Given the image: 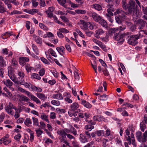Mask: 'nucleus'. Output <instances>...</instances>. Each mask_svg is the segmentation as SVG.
I'll list each match as a JSON object with an SVG mask.
<instances>
[{
  "mask_svg": "<svg viewBox=\"0 0 147 147\" xmlns=\"http://www.w3.org/2000/svg\"><path fill=\"white\" fill-rule=\"evenodd\" d=\"M130 6L128 8V12L130 13L133 14L134 20L136 22V20L140 17L141 15V12L139 10H136L135 9V2L133 0H131L129 1Z\"/></svg>",
  "mask_w": 147,
  "mask_h": 147,
  "instance_id": "obj_1",
  "label": "nucleus"
},
{
  "mask_svg": "<svg viewBox=\"0 0 147 147\" xmlns=\"http://www.w3.org/2000/svg\"><path fill=\"white\" fill-rule=\"evenodd\" d=\"M117 14L118 15L115 17L116 22L118 24L121 23V21H124L126 19V13L121 9H117L115 12L114 13V15H116Z\"/></svg>",
  "mask_w": 147,
  "mask_h": 147,
  "instance_id": "obj_2",
  "label": "nucleus"
},
{
  "mask_svg": "<svg viewBox=\"0 0 147 147\" xmlns=\"http://www.w3.org/2000/svg\"><path fill=\"white\" fill-rule=\"evenodd\" d=\"M136 136L137 140L142 143L146 142L147 141V130H146L143 134L140 131L136 133Z\"/></svg>",
  "mask_w": 147,
  "mask_h": 147,
  "instance_id": "obj_3",
  "label": "nucleus"
},
{
  "mask_svg": "<svg viewBox=\"0 0 147 147\" xmlns=\"http://www.w3.org/2000/svg\"><path fill=\"white\" fill-rule=\"evenodd\" d=\"M130 34L129 32H126L123 34H118L115 35L114 37V39L117 41V44L119 45L122 44L124 41L123 38L125 36L128 35Z\"/></svg>",
  "mask_w": 147,
  "mask_h": 147,
  "instance_id": "obj_4",
  "label": "nucleus"
},
{
  "mask_svg": "<svg viewBox=\"0 0 147 147\" xmlns=\"http://www.w3.org/2000/svg\"><path fill=\"white\" fill-rule=\"evenodd\" d=\"M129 35H128V37L127 38L128 44L135 46L138 44L137 40L139 38V36L138 35L130 36Z\"/></svg>",
  "mask_w": 147,
  "mask_h": 147,
  "instance_id": "obj_5",
  "label": "nucleus"
},
{
  "mask_svg": "<svg viewBox=\"0 0 147 147\" xmlns=\"http://www.w3.org/2000/svg\"><path fill=\"white\" fill-rule=\"evenodd\" d=\"M24 93L28 96L30 97L31 100L35 102L36 104L38 105L41 104V102L38 98L32 95L30 92L25 90Z\"/></svg>",
  "mask_w": 147,
  "mask_h": 147,
  "instance_id": "obj_6",
  "label": "nucleus"
},
{
  "mask_svg": "<svg viewBox=\"0 0 147 147\" xmlns=\"http://www.w3.org/2000/svg\"><path fill=\"white\" fill-rule=\"evenodd\" d=\"M13 109L15 110H17V108L13 104L10 103L5 108V111L8 114L13 115L14 114V112L13 111Z\"/></svg>",
  "mask_w": 147,
  "mask_h": 147,
  "instance_id": "obj_7",
  "label": "nucleus"
},
{
  "mask_svg": "<svg viewBox=\"0 0 147 147\" xmlns=\"http://www.w3.org/2000/svg\"><path fill=\"white\" fill-rule=\"evenodd\" d=\"M8 68V75L10 79L15 84H19V81L16 75Z\"/></svg>",
  "mask_w": 147,
  "mask_h": 147,
  "instance_id": "obj_8",
  "label": "nucleus"
},
{
  "mask_svg": "<svg viewBox=\"0 0 147 147\" xmlns=\"http://www.w3.org/2000/svg\"><path fill=\"white\" fill-rule=\"evenodd\" d=\"M78 24L80 26V27L82 30H87L88 28V24H89V22H85L83 20H80V23H78Z\"/></svg>",
  "mask_w": 147,
  "mask_h": 147,
  "instance_id": "obj_9",
  "label": "nucleus"
},
{
  "mask_svg": "<svg viewBox=\"0 0 147 147\" xmlns=\"http://www.w3.org/2000/svg\"><path fill=\"white\" fill-rule=\"evenodd\" d=\"M105 32L101 28L98 29L95 31L94 36L96 38L99 39L100 36L104 35L105 34Z\"/></svg>",
  "mask_w": 147,
  "mask_h": 147,
  "instance_id": "obj_10",
  "label": "nucleus"
},
{
  "mask_svg": "<svg viewBox=\"0 0 147 147\" xmlns=\"http://www.w3.org/2000/svg\"><path fill=\"white\" fill-rule=\"evenodd\" d=\"M29 61V59L28 57H21L19 58V61L20 65L24 66L26 64V63Z\"/></svg>",
  "mask_w": 147,
  "mask_h": 147,
  "instance_id": "obj_11",
  "label": "nucleus"
},
{
  "mask_svg": "<svg viewBox=\"0 0 147 147\" xmlns=\"http://www.w3.org/2000/svg\"><path fill=\"white\" fill-rule=\"evenodd\" d=\"M45 54L47 58H50L49 54L55 57L57 56L55 52L52 49H49L47 51L45 52Z\"/></svg>",
  "mask_w": 147,
  "mask_h": 147,
  "instance_id": "obj_12",
  "label": "nucleus"
},
{
  "mask_svg": "<svg viewBox=\"0 0 147 147\" xmlns=\"http://www.w3.org/2000/svg\"><path fill=\"white\" fill-rule=\"evenodd\" d=\"M135 23L139 27V28L140 29L143 28L144 26L145 23L142 20H138L136 22L134 21Z\"/></svg>",
  "mask_w": 147,
  "mask_h": 147,
  "instance_id": "obj_13",
  "label": "nucleus"
},
{
  "mask_svg": "<svg viewBox=\"0 0 147 147\" xmlns=\"http://www.w3.org/2000/svg\"><path fill=\"white\" fill-rule=\"evenodd\" d=\"M32 36L34 41L37 44H42V42L41 38L39 36H36L35 34H33Z\"/></svg>",
  "mask_w": 147,
  "mask_h": 147,
  "instance_id": "obj_14",
  "label": "nucleus"
},
{
  "mask_svg": "<svg viewBox=\"0 0 147 147\" xmlns=\"http://www.w3.org/2000/svg\"><path fill=\"white\" fill-rule=\"evenodd\" d=\"M57 133L58 135L63 138H65L67 135L64 129H58L57 131Z\"/></svg>",
  "mask_w": 147,
  "mask_h": 147,
  "instance_id": "obj_15",
  "label": "nucleus"
},
{
  "mask_svg": "<svg viewBox=\"0 0 147 147\" xmlns=\"http://www.w3.org/2000/svg\"><path fill=\"white\" fill-rule=\"evenodd\" d=\"M79 107V104L76 102L73 103L70 106V110L73 111H74L77 110Z\"/></svg>",
  "mask_w": 147,
  "mask_h": 147,
  "instance_id": "obj_16",
  "label": "nucleus"
},
{
  "mask_svg": "<svg viewBox=\"0 0 147 147\" xmlns=\"http://www.w3.org/2000/svg\"><path fill=\"white\" fill-rule=\"evenodd\" d=\"M92 16L94 20L97 22H98L101 18L100 16L95 12L92 13Z\"/></svg>",
  "mask_w": 147,
  "mask_h": 147,
  "instance_id": "obj_17",
  "label": "nucleus"
},
{
  "mask_svg": "<svg viewBox=\"0 0 147 147\" xmlns=\"http://www.w3.org/2000/svg\"><path fill=\"white\" fill-rule=\"evenodd\" d=\"M125 28L126 26L125 25H122L118 27L115 28L114 29V31L115 32H118L119 33L121 32V31H123Z\"/></svg>",
  "mask_w": 147,
  "mask_h": 147,
  "instance_id": "obj_18",
  "label": "nucleus"
},
{
  "mask_svg": "<svg viewBox=\"0 0 147 147\" xmlns=\"http://www.w3.org/2000/svg\"><path fill=\"white\" fill-rule=\"evenodd\" d=\"M52 97L54 99H57L59 100H62L63 99V96L62 94L60 93L53 94Z\"/></svg>",
  "mask_w": 147,
  "mask_h": 147,
  "instance_id": "obj_19",
  "label": "nucleus"
},
{
  "mask_svg": "<svg viewBox=\"0 0 147 147\" xmlns=\"http://www.w3.org/2000/svg\"><path fill=\"white\" fill-rule=\"evenodd\" d=\"M40 118L43 121H46L48 123L50 122L49 121L48 119V115H46V114L44 113H41Z\"/></svg>",
  "mask_w": 147,
  "mask_h": 147,
  "instance_id": "obj_20",
  "label": "nucleus"
},
{
  "mask_svg": "<svg viewBox=\"0 0 147 147\" xmlns=\"http://www.w3.org/2000/svg\"><path fill=\"white\" fill-rule=\"evenodd\" d=\"M79 139L80 142L82 143H85L88 142L87 138L84 134H81L80 135Z\"/></svg>",
  "mask_w": 147,
  "mask_h": 147,
  "instance_id": "obj_21",
  "label": "nucleus"
},
{
  "mask_svg": "<svg viewBox=\"0 0 147 147\" xmlns=\"http://www.w3.org/2000/svg\"><path fill=\"white\" fill-rule=\"evenodd\" d=\"M19 101L21 103L22 101L28 102L30 100L28 98L24 95L19 96Z\"/></svg>",
  "mask_w": 147,
  "mask_h": 147,
  "instance_id": "obj_22",
  "label": "nucleus"
},
{
  "mask_svg": "<svg viewBox=\"0 0 147 147\" xmlns=\"http://www.w3.org/2000/svg\"><path fill=\"white\" fill-rule=\"evenodd\" d=\"M63 94L65 96H67V97H66L65 98V101L69 103H71L72 102V100L70 99L69 98L70 97V95L69 93L65 92Z\"/></svg>",
  "mask_w": 147,
  "mask_h": 147,
  "instance_id": "obj_23",
  "label": "nucleus"
},
{
  "mask_svg": "<svg viewBox=\"0 0 147 147\" xmlns=\"http://www.w3.org/2000/svg\"><path fill=\"white\" fill-rule=\"evenodd\" d=\"M30 87L33 91L38 92H41L42 91V90L41 88L36 87L34 85H31Z\"/></svg>",
  "mask_w": 147,
  "mask_h": 147,
  "instance_id": "obj_24",
  "label": "nucleus"
},
{
  "mask_svg": "<svg viewBox=\"0 0 147 147\" xmlns=\"http://www.w3.org/2000/svg\"><path fill=\"white\" fill-rule=\"evenodd\" d=\"M82 103L85 107L87 108H90L92 107L91 104L85 100H82Z\"/></svg>",
  "mask_w": 147,
  "mask_h": 147,
  "instance_id": "obj_25",
  "label": "nucleus"
},
{
  "mask_svg": "<svg viewBox=\"0 0 147 147\" xmlns=\"http://www.w3.org/2000/svg\"><path fill=\"white\" fill-rule=\"evenodd\" d=\"M122 4L123 8L125 9H128L129 7L130 6L129 3V4L128 5L125 0L122 1Z\"/></svg>",
  "mask_w": 147,
  "mask_h": 147,
  "instance_id": "obj_26",
  "label": "nucleus"
},
{
  "mask_svg": "<svg viewBox=\"0 0 147 147\" xmlns=\"http://www.w3.org/2000/svg\"><path fill=\"white\" fill-rule=\"evenodd\" d=\"M3 83L4 84L8 87L10 86H12L13 85V82L9 79L7 80L6 81H3Z\"/></svg>",
  "mask_w": 147,
  "mask_h": 147,
  "instance_id": "obj_27",
  "label": "nucleus"
},
{
  "mask_svg": "<svg viewBox=\"0 0 147 147\" xmlns=\"http://www.w3.org/2000/svg\"><path fill=\"white\" fill-rule=\"evenodd\" d=\"M36 95L38 98L41 100H44L47 98V97L43 94L37 93Z\"/></svg>",
  "mask_w": 147,
  "mask_h": 147,
  "instance_id": "obj_28",
  "label": "nucleus"
},
{
  "mask_svg": "<svg viewBox=\"0 0 147 147\" xmlns=\"http://www.w3.org/2000/svg\"><path fill=\"white\" fill-rule=\"evenodd\" d=\"M12 35V34L10 32H7L2 34L1 35V37L3 39H5Z\"/></svg>",
  "mask_w": 147,
  "mask_h": 147,
  "instance_id": "obj_29",
  "label": "nucleus"
},
{
  "mask_svg": "<svg viewBox=\"0 0 147 147\" xmlns=\"http://www.w3.org/2000/svg\"><path fill=\"white\" fill-rule=\"evenodd\" d=\"M25 125L28 127H29L30 125L32 124V122L31 119L30 118L27 117L25 120L24 121Z\"/></svg>",
  "mask_w": 147,
  "mask_h": 147,
  "instance_id": "obj_30",
  "label": "nucleus"
},
{
  "mask_svg": "<svg viewBox=\"0 0 147 147\" xmlns=\"http://www.w3.org/2000/svg\"><path fill=\"white\" fill-rule=\"evenodd\" d=\"M32 46L33 51L36 55H38L39 54V51L36 45L34 44H32Z\"/></svg>",
  "mask_w": 147,
  "mask_h": 147,
  "instance_id": "obj_31",
  "label": "nucleus"
},
{
  "mask_svg": "<svg viewBox=\"0 0 147 147\" xmlns=\"http://www.w3.org/2000/svg\"><path fill=\"white\" fill-rule=\"evenodd\" d=\"M93 119L94 121H100L103 120L104 118L101 116H95L93 117Z\"/></svg>",
  "mask_w": 147,
  "mask_h": 147,
  "instance_id": "obj_32",
  "label": "nucleus"
},
{
  "mask_svg": "<svg viewBox=\"0 0 147 147\" xmlns=\"http://www.w3.org/2000/svg\"><path fill=\"white\" fill-rule=\"evenodd\" d=\"M103 27H107V23L102 18L98 22Z\"/></svg>",
  "mask_w": 147,
  "mask_h": 147,
  "instance_id": "obj_33",
  "label": "nucleus"
},
{
  "mask_svg": "<svg viewBox=\"0 0 147 147\" xmlns=\"http://www.w3.org/2000/svg\"><path fill=\"white\" fill-rule=\"evenodd\" d=\"M6 8L4 7V4L2 2H0V12L3 13L6 11Z\"/></svg>",
  "mask_w": 147,
  "mask_h": 147,
  "instance_id": "obj_34",
  "label": "nucleus"
},
{
  "mask_svg": "<svg viewBox=\"0 0 147 147\" xmlns=\"http://www.w3.org/2000/svg\"><path fill=\"white\" fill-rule=\"evenodd\" d=\"M29 131V133L30 135V141L31 142H32L34 140V136L33 132L31 131L30 129H28Z\"/></svg>",
  "mask_w": 147,
  "mask_h": 147,
  "instance_id": "obj_35",
  "label": "nucleus"
},
{
  "mask_svg": "<svg viewBox=\"0 0 147 147\" xmlns=\"http://www.w3.org/2000/svg\"><path fill=\"white\" fill-rule=\"evenodd\" d=\"M56 50L61 55H62L64 53L65 48L63 47H57Z\"/></svg>",
  "mask_w": 147,
  "mask_h": 147,
  "instance_id": "obj_36",
  "label": "nucleus"
},
{
  "mask_svg": "<svg viewBox=\"0 0 147 147\" xmlns=\"http://www.w3.org/2000/svg\"><path fill=\"white\" fill-rule=\"evenodd\" d=\"M26 12L29 14L33 15L35 13L38 12V11L37 9H32L28 10Z\"/></svg>",
  "mask_w": 147,
  "mask_h": 147,
  "instance_id": "obj_37",
  "label": "nucleus"
},
{
  "mask_svg": "<svg viewBox=\"0 0 147 147\" xmlns=\"http://www.w3.org/2000/svg\"><path fill=\"white\" fill-rule=\"evenodd\" d=\"M32 119L33 125L36 126H38L39 125L38 119L34 117H32Z\"/></svg>",
  "mask_w": 147,
  "mask_h": 147,
  "instance_id": "obj_38",
  "label": "nucleus"
},
{
  "mask_svg": "<svg viewBox=\"0 0 147 147\" xmlns=\"http://www.w3.org/2000/svg\"><path fill=\"white\" fill-rule=\"evenodd\" d=\"M39 26L41 29L45 31H47L49 30V28L47 27L42 23L39 24Z\"/></svg>",
  "mask_w": 147,
  "mask_h": 147,
  "instance_id": "obj_39",
  "label": "nucleus"
},
{
  "mask_svg": "<svg viewBox=\"0 0 147 147\" xmlns=\"http://www.w3.org/2000/svg\"><path fill=\"white\" fill-rule=\"evenodd\" d=\"M27 72H29L31 70H33V67L30 66L29 64H27L25 66Z\"/></svg>",
  "mask_w": 147,
  "mask_h": 147,
  "instance_id": "obj_40",
  "label": "nucleus"
},
{
  "mask_svg": "<svg viewBox=\"0 0 147 147\" xmlns=\"http://www.w3.org/2000/svg\"><path fill=\"white\" fill-rule=\"evenodd\" d=\"M51 103L53 105L58 106L60 105V102L59 100H52L51 101Z\"/></svg>",
  "mask_w": 147,
  "mask_h": 147,
  "instance_id": "obj_41",
  "label": "nucleus"
},
{
  "mask_svg": "<svg viewBox=\"0 0 147 147\" xmlns=\"http://www.w3.org/2000/svg\"><path fill=\"white\" fill-rule=\"evenodd\" d=\"M24 109V111L26 113H29L30 111V108H25L24 106H22L21 107H20V109L19 110V112H20L21 111Z\"/></svg>",
  "mask_w": 147,
  "mask_h": 147,
  "instance_id": "obj_42",
  "label": "nucleus"
},
{
  "mask_svg": "<svg viewBox=\"0 0 147 147\" xmlns=\"http://www.w3.org/2000/svg\"><path fill=\"white\" fill-rule=\"evenodd\" d=\"M31 78H32L36 79L38 80H40L41 78L38 74L35 73H32L31 74Z\"/></svg>",
  "mask_w": 147,
  "mask_h": 147,
  "instance_id": "obj_43",
  "label": "nucleus"
},
{
  "mask_svg": "<svg viewBox=\"0 0 147 147\" xmlns=\"http://www.w3.org/2000/svg\"><path fill=\"white\" fill-rule=\"evenodd\" d=\"M93 7L98 11H100L102 9L101 6L98 4H95L93 5Z\"/></svg>",
  "mask_w": 147,
  "mask_h": 147,
  "instance_id": "obj_44",
  "label": "nucleus"
},
{
  "mask_svg": "<svg viewBox=\"0 0 147 147\" xmlns=\"http://www.w3.org/2000/svg\"><path fill=\"white\" fill-rule=\"evenodd\" d=\"M59 4L65 8H66V6L65 5L66 3V0H57Z\"/></svg>",
  "mask_w": 147,
  "mask_h": 147,
  "instance_id": "obj_45",
  "label": "nucleus"
},
{
  "mask_svg": "<svg viewBox=\"0 0 147 147\" xmlns=\"http://www.w3.org/2000/svg\"><path fill=\"white\" fill-rule=\"evenodd\" d=\"M75 31L82 38H84L85 36L82 32L78 28H76L75 29Z\"/></svg>",
  "mask_w": 147,
  "mask_h": 147,
  "instance_id": "obj_46",
  "label": "nucleus"
},
{
  "mask_svg": "<svg viewBox=\"0 0 147 147\" xmlns=\"http://www.w3.org/2000/svg\"><path fill=\"white\" fill-rule=\"evenodd\" d=\"M69 126L71 132L74 135H76L77 134V131L75 128L71 125H69Z\"/></svg>",
  "mask_w": 147,
  "mask_h": 147,
  "instance_id": "obj_47",
  "label": "nucleus"
},
{
  "mask_svg": "<svg viewBox=\"0 0 147 147\" xmlns=\"http://www.w3.org/2000/svg\"><path fill=\"white\" fill-rule=\"evenodd\" d=\"M98 45L105 51L107 52V49L106 48V46L101 42Z\"/></svg>",
  "mask_w": 147,
  "mask_h": 147,
  "instance_id": "obj_48",
  "label": "nucleus"
},
{
  "mask_svg": "<svg viewBox=\"0 0 147 147\" xmlns=\"http://www.w3.org/2000/svg\"><path fill=\"white\" fill-rule=\"evenodd\" d=\"M36 132L37 136L38 137H41V135L43 133V131L40 129L36 130Z\"/></svg>",
  "mask_w": 147,
  "mask_h": 147,
  "instance_id": "obj_49",
  "label": "nucleus"
},
{
  "mask_svg": "<svg viewBox=\"0 0 147 147\" xmlns=\"http://www.w3.org/2000/svg\"><path fill=\"white\" fill-rule=\"evenodd\" d=\"M140 128L141 130L142 131H144L146 128V126L145 124L143 122H142L140 123Z\"/></svg>",
  "mask_w": 147,
  "mask_h": 147,
  "instance_id": "obj_50",
  "label": "nucleus"
},
{
  "mask_svg": "<svg viewBox=\"0 0 147 147\" xmlns=\"http://www.w3.org/2000/svg\"><path fill=\"white\" fill-rule=\"evenodd\" d=\"M76 12L78 14H84L86 13V11L83 9H77L75 10Z\"/></svg>",
  "mask_w": 147,
  "mask_h": 147,
  "instance_id": "obj_51",
  "label": "nucleus"
},
{
  "mask_svg": "<svg viewBox=\"0 0 147 147\" xmlns=\"http://www.w3.org/2000/svg\"><path fill=\"white\" fill-rule=\"evenodd\" d=\"M107 95L105 94H103V95L99 96L98 99L101 100H106L107 98Z\"/></svg>",
  "mask_w": 147,
  "mask_h": 147,
  "instance_id": "obj_52",
  "label": "nucleus"
},
{
  "mask_svg": "<svg viewBox=\"0 0 147 147\" xmlns=\"http://www.w3.org/2000/svg\"><path fill=\"white\" fill-rule=\"evenodd\" d=\"M49 117L50 119H55L56 118V114L54 112H51Z\"/></svg>",
  "mask_w": 147,
  "mask_h": 147,
  "instance_id": "obj_53",
  "label": "nucleus"
},
{
  "mask_svg": "<svg viewBox=\"0 0 147 147\" xmlns=\"http://www.w3.org/2000/svg\"><path fill=\"white\" fill-rule=\"evenodd\" d=\"M95 24L94 23H90L89 22V24H88V28L91 30H93L95 27Z\"/></svg>",
  "mask_w": 147,
  "mask_h": 147,
  "instance_id": "obj_54",
  "label": "nucleus"
},
{
  "mask_svg": "<svg viewBox=\"0 0 147 147\" xmlns=\"http://www.w3.org/2000/svg\"><path fill=\"white\" fill-rule=\"evenodd\" d=\"M59 30L62 33L64 34H66L69 32V31L68 30L64 28H60Z\"/></svg>",
  "mask_w": 147,
  "mask_h": 147,
  "instance_id": "obj_55",
  "label": "nucleus"
},
{
  "mask_svg": "<svg viewBox=\"0 0 147 147\" xmlns=\"http://www.w3.org/2000/svg\"><path fill=\"white\" fill-rule=\"evenodd\" d=\"M91 65L92 66V67L94 70L95 73H97V65L96 62L94 61L93 64L92 63H91Z\"/></svg>",
  "mask_w": 147,
  "mask_h": 147,
  "instance_id": "obj_56",
  "label": "nucleus"
},
{
  "mask_svg": "<svg viewBox=\"0 0 147 147\" xmlns=\"http://www.w3.org/2000/svg\"><path fill=\"white\" fill-rule=\"evenodd\" d=\"M29 140V137L27 135H25L24 136V139L23 141V143H27Z\"/></svg>",
  "mask_w": 147,
  "mask_h": 147,
  "instance_id": "obj_57",
  "label": "nucleus"
},
{
  "mask_svg": "<svg viewBox=\"0 0 147 147\" xmlns=\"http://www.w3.org/2000/svg\"><path fill=\"white\" fill-rule=\"evenodd\" d=\"M94 128L93 126L90 125H87L85 126V129L88 131H91Z\"/></svg>",
  "mask_w": 147,
  "mask_h": 147,
  "instance_id": "obj_58",
  "label": "nucleus"
},
{
  "mask_svg": "<svg viewBox=\"0 0 147 147\" xmlns=\"http://www.w3.org/2000/svg\"><path fill=\"white\" fill-rule=\"evenodd\" d=\"M74 77L75 78V80L78 81L79 79V76L78 72L76 71L74 72Z\"/></svg>",
  "mask_w": 147,
  "mask_h": 147,
  "instance_id": "obj_59",
  "label": "nucleus"
},
{
  "mask_svg": "<svg viewBox=\"0 0 147 147\" xmlns=\"http://www.w3.org/2000/svg\"><path fill=\"white\" fill-rule=\"evenodd\" d=\"M96 134L98 136H102L104 135V131L103 130H99L96 132Z\"/></svg>",
  "mask_w": 147,
  "mask_h": 147,
  "instance_id": "obj_60",
  "label": "nucleus"
},
{
  "mask_svg": "<svg viewBox=\"0 0 147 147\" xmlns=\"http://www.w3.org/2000/svg\"><path fill=\"white\" fill-rule=\"evenodd\" d=\"M113 8L111 6L110 8L108 9L107 11L109 15L111 16H113V13L112 12V11L113 10Z\"/></svg>",
  "mask_w": 147,
  "mask_h": 147,
  "instance_id": "obj_61",
  "label": "nucleus"
},
{
  "mask_svg": "<svg viewBox=\"0 0 147 147\" xmlns=\"http://www.w3.org/2000/svg\"><path fill=\"white\" fill-rule=\"evenodd\" d=\"M0 65L2 67H5L6 65V62L3 58L0 61Z\"/></svg>",
  "mask_w": 147,
  "mask_h": 147,
  "instance_id": "obj_62",
  "label": "nucleus"
},
{
  "mask_svg": "<svg viewBox=\"0 0 147 147\" xmlns=\"http://www.w3.org/2000/svg\"><path fill=\"white\" fill-rule=\"evenodd\" d=\"M60 18L65 23L68 22L69 21V20L68 18H66L65 16H60Z\"/></svg>",
  "mask_w": 147,
  "mask_h": 147,
  "instance_id": "obj_63",
  "label": "nucleus"
},
{
  "mask_svg": "<svg viewBox=\"0 0 147 147\" xmlns=\"http://www.w3.org/2000/svg\"><path fill=\"white\" fill-rule=\"evenodd\" d=\"M41 61L44 63L49 65L50 64L49 62L45 58L43 57L40 58Z\"/></svg>",
  "mask_w": 147,
  "mask_h": 147,
  "instance_id": "obj_64",
  "label": "nucleus"
}]
</instances>
